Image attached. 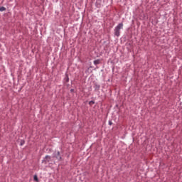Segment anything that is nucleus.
<instances>
[{
  "mask_svg": "<svg viewBox=\"0 0 182 182\" xmlns=\"http://www.w3.org/2000/svg\"><path fill=\"white\" fill-rule=\"evenodd\" d=\"M120 29H123V23H119L114 28L115 36H120Z\"/></svg>",
  "mask_w": 182,
  "mask_h": 182,
  "instance_id": "1",
  "label": "nucleus"
},
{
  "mask_svg": "<svg viewBox=\"0 0 182 182\" xmlns=\"http://www.w3.org/2000/svg\"><path fill=\"white\" fill-rule=\"evenodd\" d=\"M55 157L58 160H62V157H60V152L57 151V154L55 155Z\"/></svg>",
  "mask_w": 182,
  "mask_h": 182,
  "instance_id": "2",
  "label": "nucleus"
},
{
  "mask_svg": "<svg viewBox=\"0 0 182 182\" xmlns=\"http://www.w3.org/2000/svg\"><path fill=\"white\" fill-rule=\"evenodd\" d=\"M4 11H6V8L4 7V6H0V11L1 12H4Z\"/></svg>",
  "mask_w": 182,
  "mask_h": 182,
  "instance_id": "3",
  "label": "nucleus"
},
{
  "mask_svg": "<svg viewBox=\"0 0 182 182\" xmlns=\"http://www.w3.org/2000/svg\"><path fill=\"white\" fill-rule=\"evenodd\" d=\"M94 65H99V60H96L94 61Z\"/></svg>",
  "mask_w": 182,
  "mask_h": 182,
  "instance_id": "4",
  "label": "nucleus"
},
{
  "mask_svg": "<svg viewBox=\"0 0 182 182\" xmlns=\"http://www.w3.org/2000/svg\"><path fill=\"white\" fill-rule=\"evenodd\" d=\"M89 105H90V106L95 105V101H90Z\"/></svg>",
  "mask_w": 182,
  "mask_h": 182,
  "instance_id": "5",
  "label": "nucleus"
},
{
  "mask_svg": "<svg viewBox=\"0 0 182 182\" xmlns=\"http://www.w3.org/2000/svg\"><path fill=\"white\" fill-rule=\"evenodd\" d=\"M34 181H38V176L36 175L34 176Z\"/></svg>",
  "mask_w": 182,
  "mask_h": 182,
  "instance_id": "6",
  "label": "nucleus"
},
{
  "mask_svg": "<svg viewBox=\"0 0 182 182\" xmlns=\"http://www.w3.org/2000/svg\"><path fill=\"white\" fill-rule=\"evenodd\" d=\"M48 159H50V156H46V159L48 160Z\"/></svg>",
  "mask_w": 182,
  "mask_h": 182,
  "instance_id": "7",
  "label": "nucleus"
},
{
  "mask_svg": "<svg viewBox=\"0 0 182 182\" xmlns=\"http://www.w3.org/2000/svg\"><path fill=\"white\" fill-rule=\"evenodd\" d=\"M67 82H69V78L67 79Z\"/></svg>",
  "mask_w": 182,
  "mask_h": 182,
  "instance_id": "8",
  "label": "nucleus"
},
{
  "mask_svg": "<svg viewBox=\"0 0 182 182\" xmlns=\"http://www.w3.org/2000/svg\"><path fill=\"white\" fill-rule=\"evenodd\" d=\"M109 124H112V122H109Z\"/></svg>",
  "mask_w": 182,
  "mask_h": 182,
  "instance_id": "9",
  "label": "nucleus"
}]
</instances>
